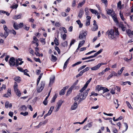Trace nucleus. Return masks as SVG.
Instances as JSON below:
<instances>
[{
  "label": "nucleus",
  "instance_id": "1",
  "mask_svg": "<svg viewBox=\"0 0 133 133\" xmlns=\"http://www.w3.org/2000/svg\"><path fill=\"white\" fill-rule=\"evenodd\" d=\"M106 33L108 35V37L109 39H112L115 38V36L114 32L113 30L111 29L107 31Z\"/></svg>",
  "mask_w": 133,
  "mask_h": 133
},
{
  "label": "nucleus",
  "instance_id": "2",
  "mask_svg": "<svg viewBox=\"0 0 133 133\" xmlns=\"http://www.w3.org/2000/svg\"><path fill=\"white\" fill-rule=\"evenodd\" d=\"M90 90L89 88L87 90L85 91L84 93H82V98H81L80 100L78 102V103L79 104L84 99L86 98L88 95V94L89 92V91Z\"/></svg>",
  "mask_w": 133,
  "mask_h": 133
},
{
  "label": "nucleus",
  "instance_id": "3",
  "mask_svg": "<svg viewBox=\"0 0 133 133\" xmlns=\"http://www.w3.org/2000/svg\"><path fill=\"white\" fill-rule=\"evenodd\" d=\"M40 86H39L37 88V91L38 93H40L41 92L43 89L45 85V82L44 81H42L41 82L40 84Z\"/></svg>",
  "mask_w": 133,
  "mask_h": 133
},
{
  "label": "nucleus",
  "instance_id": "4",
  "mask_svg": "<svg viewBox=\"0 0 133 133\" xmlns=\"http://www.w3.org/2000/svg\"><path fill=\"white\" fill-rule=\"evenodd\" d=\"M105 63H101L98 64L97 65L91 68V69L92 70L95 71L98 70L102 65H104Z\"/></svg>",
  "mask_w": 133,
  "mask_h": 133
},
{
  "label": "nucleus",
  "instance_id": "5",
  "mask_svg": "<svg viewBox=\"0 0 133 133\" xmlns=\"http://www.w3.org/2000/svg\"><path fill=\"white\" fill-rule=\"evenodd\" d=\"M87 34L86 32L82 31L81 32L79 36V39L81 40L85 39V38Z\"/></svg>",
  "mask_w": 133,
  "mask_h": 133
},
{
  "label": "nucleus",
  "instance_id": "6",
  "mask_svg": "<svg viewBox=\"0 0 133 133\" xmlns=\"http://www.w3.org/2000/svg\"><path fill=\"white\" fill-rule=\"evenodd\" d=\"M15 59L14 58L11 57L9 61V63L10 66H14L15 65Z\"/></svg>",
  "mask_w": 133,
  "mask_h": 133
},
{
  "label": "nucleus",
  "instance_id": "7",
  "mask_svg": "<svg viewBox=\"0 0 133 133\" xmlns=\"http://www.w3.org/2000/svg\"><path fill=\"white\" fill-rule=\"evenodd\" d=\"M82 93H80L79 94L74 98V100L76 102L78 100H80L81 98H82Z\"/></svg>",
  "mask_w": 133,
  "mask_h": 133
},
{
  "label": "nucleus",
  "instance_id": "8",
  "mask_svg": "<svg viewBox=\"0 0 133 133\" xmlns=\"http://www.w3.org/2000/svg\"><path fill=\"white\" fill-rule=\"evenodd\" d=\"M114 14H112V17L114 21L117 24L118 23V22L116 17V15L115 13L113 12Z\"/></svg>",
  "mask_w": 133,
  "mask_h": 133
},
{
  "label": "nucleus",
  "instance_id": "9",
  "mask_svg": "<svg viewBox=\"0 0 133 133\" xmlns=\"http://www.w3.org/2000/svg\"><path fill=\"white\" fill-rule=\"evenodd\" d=\"M84 11L83 9H81L79 11L78 17L80 19L83 16V15L84 14Z\"/></svg>",
  "mask_w": 133,
  "mask_h": 133
},
{
  "label": "nucleus",
  "instance_id": "10",
  "mask_svg": "<svg viewBox=\"0 0 133 133\" xmlns=\"http://www.w3.org/2000/svg\"><path fill=\"white\" fill-rule=\"evenodd\" d=\"M11 95V90L10 89H8L7 90V93L5 94L3 96L4 97H8V96H10Z\"/></svg>",
  "mask_w": 133,
  "mask_h": 133
},
{
  "label": "nucleus",
  "instance_id": "11",
  "mask_svg": "<svg viewBox=\"0 0 133 133\" xmlns=\"http://www.w3.org/2000/svg\"><path fill=\"white\" fill-rule=\"evenodd\" d=\"M55 79V77L53 76L52 77H51L50 78V81L49 84V86L51 87L53 83L54 82Z\"/></svg>",
  "mask_w": 133,
  "mask_h": 133
},
{
  "label": "nucleus",
  "instance_id": "12",
  "mask_svg": "<svg viewBox=\"0 0 133 133\" xmlns=\"http://www.w3.org/2000/svg\"><path fill=\"white\" fill-rule=\"evenodd\" d=\"M85 42V41L84 40H83L82 41H81L79 43V44H78V48H77V49L75 51L76 52H78V51L79 50V48H80L82 46V45H81V43H82V44H84Z\"/></svg>",
  "mask_w": 133,
  "mask_h": 133
},
{
  "label": "nucleus",
  "instance_id": "13",
  "mask_svg": "<svg viewBox=\"0 0 133 133\" xmlns=\"http://www.w3.org/2000/svg\"><path fill=\"white\" fill-rule=\"evenodd\" d=\"M77 102H75L74 104L72 105L71 107V109L72 110H75L77 108Z\"/></svg>",
  "mask_w": 133,
  "mask_h": 133
},
{
  "label": "nucleus",
  "instance_id": "14",
  "mask_svg": "<svg viewBox=\"0 0 133 133\" xmlns=\"http://www.w3.org/2000/svg\"><path fill=\"white\" fill-rule=\"evenodd\" d=\"M107 14L109 15L112 16V14H114L113 12L115 13V12L113 11L112 9H108L107 11Z\"/></svg>",
  "mask_w": 133,
  "mask_h": 133
},
{
  "label": "nucleus",
  "instance_id": "15",
  "mask_svg": "<svg viewBox=\"0 0 133 133\" xmlns=\"http://www.w3.org/2000/svg\"><path fill=\"white\" fill-rule=\"evenodd\" d=\"M103 50V49H101L99 51L95 53L94 55H93L94 57H96L97 55L101 53Z\"/></svg>",
  "mask_w": 133,
  "mask_h": 133
},
{
  "label": "nucleus",
  "instance_id": "16",
  "mask_svg": "<svg viewBox=\"0 0 133 133\" xmlns=\"http://www.w3.org/2000/svg\"><path fill=\"white\" fill-rule=\"evenodd\" d=\"M14 79L15 81L19 83L21 81V78L18 76L14 78Z\"/></svg>",
  "mask_w": 133,
  "mask_h": 133
},
{
  "label": "nucleus",
  "instance_id": "17",
  "mask_svg": "<svg viewBox=\"0 0 133 133\" xmlns=\"http://www.w3.org/2000/svg\"><path fill=\"white\" fill-rule=\"evenodd\" d=\"M70 57L68 58L64 63L63 67V69H65L67 66V65L68 64Z\"/></svg>",
  "mask_w": 133,
  "mask_h": 133
},
{
  "label": "nucleus",
  "instance_id": "18",
  "mask_svg": "<svg viewBox=\"0 0 133 133\" xmlns=\"http://www.w3.org/2000/svg\"><path fill=\"white\" fill-rule=\"evenodd\" d=\"M114 104H116L117 103V107L116 106H115V107H116V109H117L119 105V104H118V99H114Z\"/></svg>",
  "mask_w": 133,
  "mask_h": 133
},
{
  "label": "nucleus",
  "instance_id": "19",
  "mask_svg": "<svg viewBox=\"0 0 133 133\" xmlns=\"http://www.w3.org/2000/svg\"><path fill=\"white\" fill-rule=\"evenodd\" d=\"M76 22H77V24L79 25V27L80 28H82L83 26V24L81 23V21L79 19L76 21Z\"/></svg>",
  "mask_w": 133,
  "mask_h": 133
},
{
  "label": "nucleus",
  "instance_id": "20",
  "mask_svg": "<svg viewBox=\"0 0 133 133\" xmlns=\"http://www.w3.org/2000/svg\"><path fill=\"white\" fill-rule=\"evenodd\" d=\"M21 109L22 110V111H25L26 110L27 108L25 105H22L21 107Z\"/></svg>",
  "mask_w": 133,
  "mask_h": 133
},
{
  "label": "nucleus",
  "instance_id": "21",
  "mask_svg": "<svg viewBox=\"0 0 133 133\" xmlns=\"http://www.w3.org/2000/svg\"><path fill=\"white\" fill-rule=\"evenodd\" d=\"M85 0H83L82 2H81L78 4V8H79V7H82L83 4H84L85 3Z\"/></svg>",
  "mask_w": 133,
  "mask_h": 133
},
{
  "label": "nucleus",
  "instance_id": "22",
  "mask_svg": "<svg viewBox=\"0 0 133 133\" xmlns=\"http://www.w3.org/2000/svg\"><path fill=\"white\" fill-rule=\"evenodd\" d=\"M15 92L16 93V95L18 97L20 96L21 94L20 91L18 89H17L15 91Z\"/></svg>",
  "mask_w": 133,
  "mask_h": 133
},
{
  "label": "nucleus",
  "instance_id": "23",
  "mask_svg": "<svg viewBox=\"0 0 133 133\" xmlns=\"http://www.w3.org/2000/svg\"><path fill=\"white\" fill-rule=\"evenodd\" d=\"M123 119V117L122 116H120L119 117V118H117V119H115V117H114L113 118V120L114 121H117L121 120Z\"/></svg>",
  "mask_w": 133,
  "mask_h": 133
},
{
  "label": "nucleus",
  "instance_id": "24",
  "mask_svg": "<svg viewBox=\"0 0 133 133\" xmlns=\"http://www.w3.org/2000/svg\"><path fill=\"white\" fill-rule=\"evenodd\" d=\"M85 14L86 15L88 16L90 15V12L89 11V9L88 8H85Z\"/></svg>",
  "mask_w": 133,
  "mask_h": 133
},
{
  "label": "nucleus",
  "instance_id": "25",
  "mask_svg": "<svg viewBox=\"0 0 133 133\" xmlns=\"http://www.w3.org/2000/svg\"><path fill=\"white\" fill-rule=\"evenodd\" d=\"M51 57L52 59L51 60L52 61L55 62L56 61L57 59L56 57L54 56L53 55H51Z\"/></svg>",
  "mask_w": 133,
  "mask_h": 133
},
{
  "label": "nucleus",
  "instance_id": "26",
  "mask_svg": "<svg viewBox=\"0 0 133 133\" xmlns=\"http://www.w3.org/2000/svg\"><path fill=\"white\" fill-rule=\"evenodd\" d=\"M122 2L121 1H119L117 3L118 7L119 8V9H121L122 8Z\"/></svg>",
  "mask_w": 133,
  "mask_h": 133
},
{
  "label": "nucleus",
  "instance_id": "27",
  "mask_svg": "<svg viewBox=\"0 0 133 133\" xmlns=\"http://www.w3.org/2000/svg\"><path fill=\"white\" fill-rule=\"evenodd\" d=\"M73 89V88L71 87L68 90L67 92V95H68L70 94L72 92V90Z\"/></svg>",
  "mask_w": 133,
  "mask_h": 133
},
{
  "label": "nucleus",
  "instance_id": "28",
  "mask_svg": "<svg viewBox=\"0 0 133 133\" xmlns=\"http://www.w3.org/2000/svg\"><path fill=\"white\" fill-rule=\"evenodd\" d=\"M65 92V89H63L60 92L59 94L60 95H63L64 94Z\"/></svg>",
  "mask_w": 133,
  "mask_h": 133
},
{
  "label": "nucleus",
  "instance_id": "29",
  "mask_svg": "<svg viewBox=\"0 0 133 133\" xmlns=\"http://www.w3.org/2000/svg\"><path fill=\"white\" fill-rule=\"evenodd\" d=\"M78 80L76 81L75 82V83H74V84L72 85L71 87L73 89L74 88H75V89H76V88L75 86L78 83Z\"/></svg>",
  "mask_w": 133,
  "mask_h": 133
},
{
  "label": "nucleus",
  "instance_id": "30",
  "mask_svg": "<svg viewBox=\"0 0 133 133\" xmlns=\"http://www.w3.org/2000/svg\"><path fill=\"white\" fill-rule=\"evenodd\" d=\"M54 42H55V44L57 46H58L59 45L58 40L57 39L56 37H55V39L54 40Z\"/></svg>",
  "mask_w": 133,
  "mask_h": 133
},
{
  "label": "nucleus",
  "instance_id": "31",
  "mask_svg": "<svg viewBox=\"0 0 133 133\" xmlns=\"http://www.w3.org/2000/svg\"><path fill=\"white\" fill-rule=\"evenodd\" d=\"M111 74L112 75V77L113 76L117 77V73H116L115 71H112L111 73Z\"/></svg>",
  "mask_w": 133,
  "mask_h": 133
},
{
  "label": "nucleus",
  "instance_id": "32",
  "mask_svg": "<svg viewBox=\"0 0 133 133\" xmlns=\"http://www.w3.org/2000/svg\"><path fill=\"white\" fill-rule=\"evenodd\" d=\"M4 29V30L6 32H10V30H9L8 28L6 26V25H4L3 26Z\"/></svg>",
  "mask_w": 133,
  "mask_h": 133
},
{
  "label": "nucleus",
  "instance_id": "33",
  "mask_svg": "<svg viewBox=\"0 0 133 133\" xmlns=\"http://www.w3.org/2000/svg\"><path fill=\"white\" fill-rule=\"evenodd\" d=\"M94 26L93 27V28H92V31H95L97 30L98 29V26L97 25H94Z\"/></svg>",
  "mask_w": 133,
  "mask_h": 133
},
{
  "label": "nucleus",
  "instance_id": "34",
  "mask_svg": "<svg viewBox=\"0 0 133 133\" xmlns=\"http://www.w3.org/2000/svg\"><path fill=\"white\" fill-rule=\"evenodd\" d=\"M120 26L121 27L122 30L123 31H124L126 29V27H125L123 24H121Z\"/></svg>",
  "mask_w": 133,
  "mask_h": 133
},
{
  "label": "nucleus",
  "instance_id": "35",
  "mask_svg": "<svg viewBox=\"0 0 133 133\" xmlns=\"http://www.w3.org/2000/svg\"><path fill=\"white\" fill-rule=\"evenodd\" d=\"M57 97L56 95H55L52 98V99L51 101V103H52L55 102V100Z\"/></svg>",
  "mask_w": 133,
  "mask_h": 133
},
{
  "label": "nucleus",
  "instance_id": "36",
  "mask_svg": "<svg viewBox=\"0 0 133 133\" xmlns=\"http://www.w3.org/2000/svg\"><path fill=\"white\" fill-rule=\"evenodd\" d=\"M14 91L16 90L17 89H17L18 85H17V83L16 82H15L14 85Z\"/></svg>",
  "mask_w": 133,
  "mask_h": 133
},
{
  "label": "nucleus",
  "instance_id": "37",
  "mask_svg": "<svg viewBox=\"0 0 133 133\" xmlns=\"http://www.w3.org/2000/svg\"><path fill=\"white\" fill-rule=\"evenodd\" d=\"M39 41L42 43H44V45L46 43L45 42V39L44 38H40L39 39Z\"/></svg>",
  "mask_w": 133,
  "mask_h": 133
},
{
  "label": "nucleus",
  "instance_id": "38",
  "mask_svg": "<svg viewBox=\"0 0 133 133\" xmlns=\"http://www.w3.org/2000/svg\"><path fill=\"white\" fill-rule=\"evenodd\" d=\"M103 3L105 4V7L107 6L108 3L107 0H101Z\"/></svg>",
  "mask_w": 133,
  "mask_h": 133
},
{
  "label": "nucleus",
  "instance_id": "39",
  "mask_svg": "<svg viewBox=\"0 0 133 133\" xmlns=\"http://www.w3.org/2000/svg\"><path fill=\"white\" fill-rule=\"evenodd\" d=\"M59 29L60 30H63V31L64 32V33H67L66 30V28L65 27H61Z\"/></svg>",
  "mask_w": 133,
  "mask_h": 133
},
{
  "label": "nucleus",
  "instance_id": "40",
  "mask_svg": "<svg viewBox=\"0 0 133 133\" xmlns=\"http://www.w3.org/2000/svg\"><path fill=\"white\" fill-rule=\"evenodd\" d=\"M62 45L64 47H66L68 45V43L67 41H65L62 43Z\"/></svg>",
  "mask_w": 133,
  "mask_h": 133
},
{
  "label": "nucleus",
  "instance_id": "41",
  "mask_svg": "<svg viewBox=\"0 0 133 133\" xmlns=\"http://www.w3.org/2000/svg\"><path fill=\"white\" fill-rule=\"evenodd\" d=\"M91 79H92V78H91L84 85V86H85V87H87L88 84L90 83V82L91 81Z\"/></svg>",
  "mask_w": 133,
  "mask_h": 133
},
{
  "label": "nucleus",
  "instance_id": "42",
  "mask_svg": "<svg viewBox=\"0 0 133 133\" xmlns=\"http://www.w3.org/2000/svg\"><path fill=\"white\" fill-rule=\"evenodd\" d=\"M13 26L14 29L16 30H17L19 29L18 25L16 24L15 23H14V24Z\"/></svg>",
  "mask_w": 133,
  "mask_h": 133
},
{
  "label": "nucleus",
  "instance_id": "43",
  "mask_svg": "<svg viewBox=\"0 0 133 133\" xmlns=\"http://www.w3.org/2000/svg\"><path fill=\"white\" fill-rule=\"evenodd\" d=\"M103 88L104 89L102 90H103L102 93L103 94L109 91V90L107 88L105 87H103Z\"/></svg>",
  "mask_w": 133,
  "mask_h": 133
},
{
  "label": "nucleus",
  "instance_id": "44",
  "mask_svg": "<svg viewBox=\"0 0 133 133\" xmlns=\"http://www.w3.org/2000/svg\"><path fill=\"white\" fill-rule=\"evenodd\" d=\"M20 114L25 116L28 114V112H22L20 113Z\"/></svg>",
  "mask_w": 133,
  "mask_h": 133
},
{
  "label": "nucleus",
  "instance_id": "45",
  "mask_svg": "<svg viewBox=\"0 0 133 133\" xmlns=\"http://www.w3.org/2000/svg\"><path fill=\"white\" fill-rule=\"evenodd\" d=\"M126 104L127 105L128 107L130 108V109H132V107L131 106V105L130 104V103H129V102L128 101H126Z\"/></svg>",
  "mask_w": 133,
  "mask_h": 133
},
{
  "label": "nucleus",
  "instance_id": "46",
  "mask_svg": "<svg viewBox=\"0 0 133 133\" xmlns=\"http://www.w3.org/2000/svg\"><path fill=\"white\" fill-rule=\"evenodd\" d=\"M76 42V41L74 39H72L71 41V42L70 45V47L72 45L74 44L75 42Z\"/></svg>",
  "mask_w": 133,
  "mask_h": 133
},
{
  "label": "nucleus",
  "instance_id": "47",
  "mask_svg": "<svg viewBox=\"0 0 133 133\" xmlns=\"http://www.w3.org/2000/svg\"><path fill=\"white\" fill-rule=\"evenodd\" d=\"M62 103H63L62 101V100H59V101L57 103V104L58 105L61 107V105H62Z\"/></svg>",
  "mask_w": 133,
  "mask_h": 133
},
{
  "label": "nucleus",
  "instance_id": "48",
  "mask_svg": "<svg viewBox=\"0 0 133 133\" xmlns=\"http://www.w3.org/2000/svg\"><path fill=\"white\" fill-rule=\"evenodd\" d=\"M87 87H85V86H84L79 91L81 92L80 93H83V91L85 90Z\"/></svg>",
  "mask_w": 133,
  "mask_h": 133
},
{
  "label": "nucleus",
  "instance_id": "49",
  "mask_svg": "<svg viewBox=\"0 0 133 133\" xmlns=\"http://www.w3.org/2000/svg\"><path fill=\"white\" fill-rule=\"evenodd\" d=\"M126 31L127 33L128 34V35L129 36L131 35V30L130 29H128L126 30Z\"/></svg>",
  "mask_w": 133,
  "mask_h": 133
},
{
  "label": "nucleus",
  "instance_id": "50",
  "mask_svg": "<svg viewBox=\"0 0 133 133\" xmlns=\"http://www.w3.org/2000/svg\"><path fill=\"white\" fill-rule=\"evenodd\" d=\"M89 10L91 11L92 13L96 14L97 13V11L95 10H94L93 9H90Z\"/></svg>",
  "mask_w": 133,
  "mask_h": 133
},
{
  "label": "nucleus",
  "instance_id": "51",
  "mask_svg": "<svg viewBox=\"0 0 133 133\" xmlns=\"http://www.w3.org/2000/svg\"><path fill=\"white\" fill-rule=\"evenodd\" d=\"M21 17V15H16L14 17V18L16 19L20 18Z\"/></svg>",
  "mask_w": 133,
  "mask_h": 133
},
{
  "label": "nucleus",
  "instance_id": "52",
  "mask_svg": "<svg viewBox=\"0 0 133 133\" xmlns=\"http://www.w3.org/2000/svg\"><path fill=\"white\" fill-rule=\"evenodd\" d=\"M9 32L5 31L4 33V37L5 38H6L9 35Z\"/></svg>",
  "mask_w": 133,
  "mask_h": 133
},
{
  "label": "nucleus",
  "instance_id": "53",
  "mask_svg": "<svg viewBox=\"0 0 133 133\" xmlns=\"http://www.w3.org/2000/svg\"><path fill=\"white\" fill-rule=\"evenodd\" d=\"M19 28H22L24 25V23H20L18 25Z\"/></svg>",
  "mask_w": 133,
  "mask_h": 133
},
{
  "label": "nucleus",
  "instance_id": "54",
  "mask_svg": "<svg viewBox=\"0 0 133 133\" xmlns=\"http://www.w3.org/2000/svg\"><path fill=\"white\" fill-rule=\"evenodd\" d=\"M55 49L58 52V54H60V50L58 47L56 46L55 47Z\"/></svg>",
  "mask_w": 133,
  "mask_h": 133
},
{
  "label": "nucleus",
  "instance_id": "55",
  "mask_svg": "<svg viewBox=\"0 0 133 133\" xmlns=\"http://www.w3.org/2000/svg\"><path fill=\"white\" fill-rule=\"evenodd\" d=\"M9 104V102L8 101H6L5 104V107L6 108H8V107Z\"/></svg>",
  "mask_w": 133,
  "mask_h": 133
},
{
  "label": "nucleus",
  "instance_id": "56",
  "mask_svg": "<svg viewBox=\"0 0 133 133\" xmlns=\"http://www.w3.org/2000/svg\"><path fill=\"white\" fill-rule=\"evenodd\" d=\"M18 6V5L16 4L11 6V8L13 9H16Z\"/></svg>",
  "mask_w": 133,
  "mask_h": 133
},
{
  "label": "nucleus",
  "instance_id": "57",
  "mask_svg": "<svg viewBox=\"0 0 133 133\" xmlns=\"http://www.w3.org/2000/svg\"><path fill=\"white\" fill-rule=\"evenodd\" d=\"M98 95V94L97 93H95L94 92H92L91 93V95H90V96H91L92 95H94L95 96H96Z\"/></svg>",
  "mask_w": 133,
  "mask_h": 133
},
{
  "label": "nucleus",
  "instance_id": "58",
  "mask_svg": "<svg viewBox=\"0 0 133 133\" xmlns=\"http://www.w3.org/2000/svg\"><path fill=\"white\" fill-rule=\"evenodd\" d=\"M66 35L65 34H64L62 36V38L63 39V40L64 41L65 40L66 38Z\"/></svg>",
  "mask_w": 133,
  "mask_h": 133
},
{
  "label": "nucleus",
  "instance_id": "59",
  "mask_svg": "<svg viewBox=\"0 0 133 133\" xmlns=\"http://www.w3.org/2000/svg\"><path fill=\"white\" fill-rule=\"evenodd\" d=\"M92 123L90 122V123H88L87 125V127L89 128L91 127L92 125Z\"/></svg>",
  "mask_w": 133,
  "mask_h": 133
},
{
  "label": "nucleus",
  "instance_id": "60",
  "mask_svg": "<svg viewBox=\"0 0 133 133\" xmlns=\"http://www.w3.org/2000/svg\"><path fill=\"white\" fill-rule=\"evenodd\" d=\"M86 66V65H84L82 66H81V67H80V68H79V69H78V71H80L82 69H83Z\"/></svg>",
  "mask_w": 133,
  "mask_h": 133
},
{
  "label": "nucleus",
  "instance_id": "61",
  "mask_svg": "<svg viewBox=\"0 0 133 133\" xmlns=\"http://www.w3.org/2000/svg\"><path fill=\"white\" fill-rule=\"evenodd\" d=\"M103 89H104L103 87H100L98 86V87L97 88V90H98V91H99L101 90H102Z\"/></svg>",
  "mask_w": 133,
  "mask_h": 133
},
{
  "label": "nucleus",
  "instance_id": "62",
  "mask_svg": "<svg viewBox=\"0 0 133 133\" xmlns=\"http://www.w3.org/2000/svg\"><path fill=\"white\" fill-rule=\"evenodd\" d=\"M47 122V121L45 120L43 121V122H40V123H41V126L42 125H44L45 124H46V123Z\"/></svg>",
  "mask_w": 133,
  "mask_h": 133
},
{
  "label": "nucleus",
  "instance_id": "63",
  "mask_svg": "<svg viewBox=\"0 0 133 133\" xmlns=\"http://www.w3.org/2000/svg\"><path fill=\"white\" fill-rule=\"evenodd\" d=\"M61 14L62 15L63 17H65L68 15L67 14H66L64 12H62Z\"/></svg>",
  "mask_w": 133,
  "mask_h": 133
},
{
  "label": "nucleus",
  "instance_id": "64",
  "mask_svg": "<svg viewBox=\"0 0 133 133\" xmlns=\"http://www.w3.org/2000/svg\"><path fill=\"white\" fill-rule=\"evenodd\" d=\"M60 106L57 105V106L55 107V108H56V110L55 111L57 112L60 109Z\"/></svg>",
  "mask_w": 133,
  "mask_h": 133
}]
</instances>
